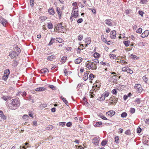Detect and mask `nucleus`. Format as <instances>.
<instances>
[{
  "mask_svg": "<svg viewBox=\"0 0 149 149\" xmlns=\"http://www.w3.org/2000/svg\"><path fill=\"white\" fill-rule=\"evenodd\" d=\"M127 115V113L125 112H124L122 113L121 115V117L122 118H125Z\"/></svg>",
  "mask_w": 149,
  "mask_h": 149,
  "instance_id": "35",
  "label": "nucleus"
},
{
  "mask_svg": "<svg viewBox=\"0 0 149 149\" xmlns=\"http://www.w3.org/2000/svg\"><path fill=\"white\" fill-rule=\"evenodd\" d=\"M102 122L101 121L100 122H96V124L94 125V126L95 127H99L102 124Z\"/></svg>",
  "mask_w": 149,
  "mask_h": 149,
  "instance_id": "19",
  "label": "nucleus"
},
{
  "mask_svg": "<svg viewBox=\"0 0 149 149\" xmlns=\"http://www.w3.org/2000/svg\"><path fill=\"white\" fill-rule=\"evenodd\" d=\"M88 76L87 73H84L83 77V79L84 81H86L88 79Z\"/></svg>",
  "mask_w": 149,
  "mask_h": 149,
  "instance_id": "27",
  "label": "nucleus"
},
{
  "mask_svg": "<svg viewBox=\"0 0 149 149\" xmlns=\"http://www.w3.org/2000/svg\"><path fill=\"white\" fill-rule=\"evenodd\" d=\"M123 43L126 47H128L129 45L130 41L129 40L125 41H124Z\"/></svg>",
  "mask_w": 149,
  "mask_h": 149,
  "instance_id": "30",
  "label": "nucleus"
},
{
  "mask_svg": "<svg viewBox=\"0 0 149 149\" xmlns=\"http://www.w3.org/2000/svg\"><path fill=\"white\" fill-rule=\"evenodd\" d=\"M48 12L50 15H53L54 14L53 9L50 8L49 9Z\"/></svg>",
  "mask_w": 149,
  "mask_h": 149,
  "instance_id": "24",
  "label": "nucleus"
},
{
  "mask_svg": "<svg viewBox=\"0 0 149 149\" xmlns=\"http://www.w3.org/2000/svg\"><path fill=\"white\" fill-rule=\"evenodd\" d=\"M65 123L64 122H60L59 123V125H61L62 127H64L65 125Z\"/></svg>",
  "mask_w": 149,
  "mask_h": 149,
  "instance_id": "56",
  "label": "nucleus"
},
{
  "mask_svg": "<svg viewBox=\"0 0 149 149\" xmlns=\"http://www.w3.org/2000/svg\"><path fill=\"white\" fill-rule=\"evenodd\" d=\"M88 69H92L93 70H95L97 69L96 66H86Z\"/></svg>",
  "mask_w": 149,
  "mask_h": 149,
  "instance_id": "17",
  "label": "nucleus"
},
{
  "mask_svg": "<svg viewBox=\"0 0 149 149\" xmlns=\"http://www.w3.org/2000/svg\"><path fill=\"white\" fill-rule=\"evenodd\" d=\"M47 18L46 17L42 16L40 18L41 20L42 21H44L45 20L47 19Z\"/></svg>",
  "mask_w": 149,
  "mask_h": 149,
  "instance_id": "49",
  "label": "nucleus"
},
{
  "mask_svg": "<svg viewBox=\"0 0 149 149\" xmlns=\"http://www.w3.org/2000/svg\"><path fill=\"white\" fill-rule=\"evenodd\" d=\"M125 133L127 135H130L131 134V132L130 130H128L125 132Z\"/></svg>",
  "mask_w": 149,
  "mask_h": 149,
  "instance_id": "41",
  "label": "nucleus"
},
{
  "mask_svg": "<svg viewBox=\"0 0 149 149\" xmlns=\"http://www.w3.org/2000/svg\"><path fill=\"white\" fill-rule=\"evenodd\" d=\"M71 15L72 17L76 18L78 16V11L77 10L72 11Z\"/></svg>",
  "mask_w": 149,
  "mask_h": 149,
  "instance_id": "9",
  "label": "nucleus"
},
{
  "mask_svg": "<svg viewBox=\"0 0 149 149\" xmlns=\"http://www.w3.org/2000/svg\"><path fill=\"white\" fill-rule=\"evenodd\" d=\"M131 11L130 10H125V13L126 15H128L130 14V11Z\"/></svg>",
  "mask_w": 149,
  "mask_h": 149,
  "instance_id": "64",
  "label": "nucleus"
},
{
  "mask_svg": "<svg viewBox=\"0 0 149 149\" xmlns=\"http://www.w3.org/2000/svg\"><path fill=\"white\" fill-rule=\"evenodd\" d=\"M83 21V19L82 18L79 19L77 21V22L78 23H81Z\"/></svg>",
  "mask_w": 149,
  "mask_h": 149,
  "instance_id": "62",
  "label": "nucleus"
},
{
  "mask_svg": "<svg viewBox=\"0 0 149 149\" xmlns=\"http://www.w3.org/2000/svg\"><path fill=\"white\" fill-rule=\"evenodd\" d=\"M83 36L81 35H79L78 36V40L81 41L83 38Z\"/></svg>",
  "mask_w": 149,
  "mask_h": 149,
  "instance_id": "44",
  "label": "nucleus"
},
{
  "mask_svg": "<svg viewBox=\"0 0 149 149\" xmlns=\"http://www.w3.org/2000/svg\"><path fill=\"white\" fill-rule=\"evenodd\" d=\"M138 13L139 15H140L142 17H143V15L144 13V12L141 10H139L138 12Z\"/></svg>",
  "mask_w": 149,
  "mask_h": 149,
  "instance_id": "51",
  "label": "nucleus"
},
{
  "mask_svg": "<svg viewBox=\"0 0 149 149\" xmlns=\"http://www.w3.org/2000/svg\"><path fill=\"white\" fill-rule=\"evenodd\" d=\"M8 76L4 74L2 77V79L4 81H6L8 79Z\"/></svg>",
  "mask_w": 149,
  "mask_h": 149,
  "instance_id": "45",
  "label": "nucleus"
},
{
  "mask_svg": "<svg viewBox=\"0 0 149 149\" xmlns=\"http://www.w3.org/2000/svg\"><path fill=\"white\" fill-rule=\"evenodd\" d=\"M63 27L62 26L61 23L58 24L55 27V29L58 32H60L62 31Z\"/></svg>",
  "mask_w": 149,
  "mask_h": 149,
  "instance_id": "4",
  "label": "nucleus"
},
{
  "mask_svg": "<svg viewBox=\"0 0 149 149\" xmlns=\"http://www.w3.org/2000/svg\"><path fill=\"white\" fill-rule=\"evenodd\" d=\"M135 109L133 108H130V112L132 114L134 113L135 112Z\"/></svg>",
  "mask_w": 149,
  "mask_h": 149,
  "instance_id": "36",
  "label": "nucleus"
},
{
  "mask_svg": "<svg viewBox=\"0 0 149 149\" xmlns=\"http://www.w3.org/2000/svg\"><path fill=\"white\" fill-rule=\"evenodd\" d=\"M100 117L102 119L105 120H107V118L105 117L102 114H100Z\"/></svg>",
  "mask_w": 149,
  "mask_h": 149,
  "instance_id": "38",
  "label": "nucleus"
},
{
  "mask_svg": "<svg viewBox=\"0 0 149 149\" xmlns=\"http://www.w3.org/2000/svg\"><path fill=\"white\" fill-rule=\"evenodd\" d=\"M141 130L142 129L140 127H138L137 129V132L138 133H140L141 132Z\"/></svg>",
  "mask_w": 149,
  "mask_h": 149,
  "instance_id": "59",
  "label": "nucleus"
},
{
  "mask_svg": "<svg viewBox=\"0 0 149 149\" xmlns=\"http://www.w3.org/2000/svg\"><path fill=\"white\" fill-rule=\"evenodd\" d=\"M107 142L106 141L103 140L101 143V145L102 146H104L107 144Z\"/></svg>",
  "mask_w": 149,
  "mask_h": 149,
  "instance_id": "57",
  "label": "nucleus"
},
{
  "mask_svg": "<svg viewBox=\"0 0 149 149\" xmlns=\"http://www.w3.org/2000/svg\"><path fill=\"white\" fill-rule=\"evenodd\" d=\"M117 76L116 75L113 76L111 77L112 80V81L114 83H116L117 82Z\"/></svg>",
  "mask_w": 149,
  "mask_h": 149,
  "instance_id": "14",
  "label": "nucleus"
},
{
  "mask_svg": "<svg viewBox=\"0 0 149 149\" xmlns=\"http://www.w3.org/2000/svg\"><path fill=\"white\" fill-rule=\"evenodd\" d=\"M117 91L116 89H113L111 91V93L114 95H116L117 93Z\"/></svg>",
  "mask_w": 149,
  "mask_h": 149,
  "instance_id": "46",
  "label": "nucleus"
},
{
  "mask_svg": "<svg viewBox=\"0 0 149 149\" xmlns=\"http://www.w3.org/2000/svg\"><path fill=\"white\" fill-rule=\"evenodd\" d=\"M47 27L49 29H52L53 27V25L52 24L51 22L48 23V24L47 25Z\"/></svg>",
  "mask_w": 149,
  "mask_h": 149,
  "instance_id": "32",
  "label": "nucleus"
},
{
  "mask_svg": "<svg viewBox=\"0 0 149 149\" xmlns=\"http://www.w3.org/2000/svg\"><path fill=\"white\" fill-rule=\"evenodd\" d=\"M115 112L111 110L106 113L107 115L110 117H112L115 114Z\"/></svg>",
  "mask_w": 149,
  "mask_h": 149,
  "instance_id": "11",
  "label": "nucleus"
},
{
  "mask_svg": "<svg viewBox=\"0 0 149 149\" xmlns=\"http://www.w3.org/2000/svg\"><path fill=\"white\" fill-rule=\"evenodd\" d=\"M86 42L87 43V45H86V46H87V45H89L91 43V39L90 38H86Z\"/></svg>",
  "mask_w": 149,
  "mask_h": 149,
  "instance_id": "23",
  "label": "nucleus"
},
{
  "mask_svg": "<svg viewBox=\"0 0 149 149\" xmlns=\"http://www.w3.org/2000/svg\"><path fill=\"white\" fill-rule=\"evenodd\" d=\"M109 56L110 58L111 59H114L116 57V55L113 54H110L109 55Z\"/></svg>",
  "mask_w": 149,
  "mask_h": 149,
  "instance_id": "40",
  "label": "nucleus"
},
{
  "mask_svg": "<svg viewBox=\"0 0 149 149\" xmlns=\"http://www.w3.org/2000/svg\"><path fill=\"white\" fill-rule=\"evenodd\" d=\"M56 11L57 14L58 15L59 17L60 18L61 17L62 12L60 9L58 8H57L56 9Z\"/></svg>",
  "mask_w": 149,
  "mask_h": 149,
  "instance_id": "16",
  "label": "nucleus"
},
{
  "mask_svg": "<svg viewBox=\"0 0 149 149\" xmlns=\"http://www.w3.org/2000/svg\"><path fill=\"white\" fill-rule=\"evenodd\" d=\"M88 78L90 80H92L94 78V75L92 73L90 74Z\"/></svg>",
  "mask_w": 149,
  "mask_h": 149,
  "instance_id": "34",
  "label": "nucleus"
},
{
  "mask_svg": "<svg viewBox=\"0 0 149 149\" xmlns=\"http://www.w3.org/2000/svg\"><path fill=\"white\" fill-rule=\"evenodd\" d=\"M6 104L8 109L15 110L19 106L20 102L18 98H15L11 100L10 103L6 102Z\"/></svg>",
  "mask_w": 149,
  "mask_h": 149,
  "instance_id": "1",
  "label": "nucleus"
},
{
  "mask_svg": "<svg viewBox=\"0 0 149 149\" xmlns=\"http://www.w3.org/2000/svg\"><path fill=\"white\" fill-rule=\"evenodd\" d=\"M134 88L136 90V91L138 93H140L143 91V89L141 84H136L135 85Z\"/></svg>",
  "mask_w": 149,
  "mask_h": 149,
  "instance_id": "2",
  "label": "nucleus"
},
{
  "mask_svg": "<svg viewBox=\"0 0 149 149\" xmlns=\"http://www.w3.org/2000/svg\"><path fill=\"white\" fill-rule=\"evenodd\" d=\"M55 58V56L54 55H51L48 56L47 58V59L49 61H52L53 59Z\"/></svg>",
  "mask_w": 149,
  "mask_h": 149,
  "instance_id": "20",
  "label": "nucleus"
},
{
  "mask_svg": "<svg viewBox=\"0 0 149 149\" xmlns=\"http://www.w3.org/2000/svg\"><path fill=\"white\" fill-rule=\"evenodd\" d=\"M0 18H1L0 20V22L3 25V26H5L7 23V21L6 20L3 18L1 17H0Z\"/></svg>",
  "mask_w": 149,
  "mask_h": 149,
  "instance_id": "8",
  "label": "nucleus"
},
{
  "mask_svg": "<svg viewBox=\"0 0 149 149\" xmlns=\"http://www.w3.org/2000/svg\"><path fill=\"white\" fill-rule=\"evenodd\" d=\"M115 141L116 143H118L119 142V139L118 136H116L114 138Z\"/></svg>",
  "mask_w": 149,
  "mask_h": 149,
  "instance_id": "33",
  "label": "nucleus"
},
{
  "mask_svg": "<svg viewBox=\"0 0 149 149\" xmlns=\"http://www.w3.org/2000/svg\"><path fill=\"white\" fill-rule=\"evenodd\" d=\"M127 73H129L130 74H132L133 73V72L132 70L130 69L129 67L128 68V69L127 70Z\"/></svg>",
  "mask_w": 149,
  "mask_h": 149,
  "instance_id": "43",
  "label": "nucleus"
},
{
  "mask_svg": "<svg viewBox=\"0 0 149 149\" xmlns=\"http://www.w3.org/2000/svg\"><path fill=\"white\" fill-rule=\"evenodd\" d=\"M53 128V126L52 125L48 126L47 128V130H52Z\"/></svg>",
  "mask_w": 149,
  "mask_h": 149,
  "instance_id": "58",
  "label": "nucleus"
},
{
  "mask_svg": "<svg viewBox=\"0 0 149 149\" xmlns=\"http://www.w3.org/2000/svg\"><path fill=\"white\" fill-rule=\"evenodd\" d=\"M141 2L142 3L145 4H146L148 1L147 0H141Z\"/></svg>",
  "mask_w": 149,
  "mask_h": 149,
  "instance_id": "61",
  "label": "nucleus"
},
{
  "mask_svg": "<svg viewBox=\"0 0 149 149\" xmlns=\"http://www.w3.org/2000/svg\"><path fill=\"white\" fill-rule=\"evenodd\" d=\"M10 73V70L9 69H7L5 70L4 74L8 76Z\"/></svg>",
  "mask_w": 149,
  "mask_h": 149,
  "instance_id": "22",
  "label": "nucleus"
},
{
  "mask_svg": "<svg viewBox=\"0 0 149 149\" xmlns=\"http://www.w3.org/2000/svg\"><path fill=\"white\" fill-rule=\"evenodd\" d=\"M55 40V39L53 38H52L51 40L48 44L49 46H50L52 45L54 42V41Z\"/></svg>",
  "mask_w": 149,
  "mask_h": 149,
  "instance_id": "29",
  "label": "nucleus"
},
{
  "mask_svg": "<svg viewBox=\"0 0 149 149\" xmlns=\"http://www.w3.org/2000/svg\"><path fill=\"white\" fill-rule=\"evenodd\" d=\"M81 58H79L76 59L74 61L75 63L76 64H79L81 61Z\"/></svg>",
  "mask_w": 149,
  "mask_h": 149,
  "instance_id": "28",
  "label": "nucleus"
},
{
  "mask_svg": "<svg viewBox=\"0 0 149 149\" xmlns=\"http://www.w3.org/2000/svg\"><path fill=\"white\" fill-rule=\"evenodd\" d=\"M72 125V123L70 122H69L67 123L66 126L68 127H70Z\"/></svg>",
  "mask_w": 149,
  "mask_h": 149,
  "instance_id": "50",
  "label": "nucleus"
},
{
  "mask_svg": "<svg viewBox=\"0 0 149 149\" xmlns=\"http://www.w3.org/2000/svg\"><path fill=\"white\" fill-rule=\"evenodd\" d=\"M143 79L146 83L148 81V78L146 76H144L143 77Z\"/></svg>",
  "mask_w": 149,
  "mask_h": 149,
  "instance_id": "55",
  "label": "nucleus"
},
{
  "mask_svg": "<svg viewBox=\"0 0 149 149\" xmlns=\"http://www.w3.org/2000/svg\"><path fill=\"white\" fill-rule=\"evenodd\" d=\"M0 117H1V119H3V120H6V116L3 115V113L2 114H1V115L0 116Z\"/></svg>",
  "mask_w": 149,
  "mask_h": 149,
  "instance_id": "39",
  "label": "nucleus"
},
{
  "mask_svg": "<svg viewBox=\"0 0 149 149\" xmlns=\"http://www.w3.org/2000/svg\"><path fill=\"white\" fill-rule=\"evenodd\" d=\"M34 0H30V5L31 6H34Z\"/></svg>",
  "mask_w": 149,
  "mask_h": 149,
  "instance_id": "63",
  "label": "nucleus"
},
{
  "mask_svg": "<svg viewBox=\"0 0 149 149\" xmlns=\"http://www.w3.org/2000/svg\"><path fill=\"white\" fill-rule=\"evenodd\" d=\"M49 72V70L47 68H44L40 70L39 72L41 74H43Z\"/></svg>",
  "mask_w": 149,
  "mask_h": 149,
  "instance_id": "12",
  "label": "nucleus"
},
{
  "mask_svg": "<svg viewBox=\"0 0 149 149\" xmlns=\"http://www.w3.org/2000/svg\"><path fill=\"white\" fill-rule=\"evenodd\" d=\"M111 102L110 104H115L118 100V99L115 97H111L110 99Z\"/></svg>",
  "mask_w": 149,
  "mask_h": 149,
  "instance_id": "6",
  "label": "nucleus"
},
{
  "mask_svg": "<svg viewBox=\"0 0 149 149\" xmlns=\"http://www.w3.org/2000/svg\"><path fill=\"white\" fill-rule=\"evenodd\" d=\"M19 55V53H17L13 51L10 52L9 56L13 59L17 57Z\"/></svg>",
  "mask_w": 149,
  "mask_h": 149,
  "instance_id": "3",
  "label": "nucleus"
},
{
  "mask_svg": "<svg viewBox=\"0 0 149 149\" xmlns=\"http://www.w3.org/2000/svg\"><path fill=\"white\" fill-rule=\"evenodd\" d=\"M142 32V29L141 28H139L136 31V32L138 33H141Z\"/></svg>",
  "mask_w": 149,
  "mask_h": 149,
  "instance_id": "52",
  "label": "nucleus"
},
{
  "mask_svg": "<svg viewBox=\"0 0 149 149\" xmlns=\"http://www.w3.org/2000/svg\"><path fill=\"white\" fill-rule=\"evenodd\" d=\"M111 21V20L110 19H107L105 20L106 24L109 26H111L112 24Z\"/></svg>",
  "mask_w": 149,
  "mask_h": 149,
  "instance_id": "13",
  "label": "nucleus"
},
{
  "mask_svg": "<svg viewBox=\"0 0 149 149\" xmlns=\"http://www.w3.org/2000/svg\"><path fill=\"white\" fill-rule=\"evenodd\" d=\"M40 107H42V109H43L44 108H45L47 106V104H44L43 103H41L40 104Z\"/></svg>",
  "mask_w": 149,
  "mask_h": 149,
  "instance_id": "42",
  "label": "nucleus"
},
{
  "mask_svg": "<svg viewBox=\"0 0 149 149\" xmlns=\"http://www.w3.org/2000/svg\"><path fill=\"white\" fill-rule=\"evenodd\" d=\"M141 102V101L140 100L139 98H136L135 100V102H136L137 104H139Z\"/></svg>",
  "mask_w": 149,
  "mask_h": 149,
  "instance_id": "37",
  "label": "nucleus"
},
{
  "mask_svg": "<svg viewBox=\"0 0 149 149\" xmlns=\"http://www.w3.org/2000/svg\"><path fill=\"white\" fill-rule=\"evenodd\" d=\"M60 97L63 101V102L67 106H68V101L67 100L66 98L64 97H63L62 96H60Z\"/></svg>",
  "mask_w": 149,
  "mask_h": 149,
  "instance_id": "15",
  "label": "nucleus"
},
{
  "mask_svg": "<svg viewBox=\"0 0 149 149\" xmlns=\"http://www.w3.org/2000/svg\"><path fill=\"white\" fill-rule=\"evenodd\" d=\"M100 141L99 138L95 137L93 139L92 142L94 145H98Z\"/></svg>",
  "mask_w": 149,
  "mask_h": 149,
  "instance_id": "5",
  "label": "nucleus"
},
{
  "mask_svg": "<svg viewBox=\"0 0 149 149\" xmlns=\"http://www.w3.org/2000/svg\"><path fill=\"white\" fill-rule=\"evenodd\" d=\"M130 57L134 60L139 59L138 57L133 54H131L130 55Z\"/></svg>",
  "mask_w": 149,
  "mask_h": 149,
  "instance_id": "26",
  "label": "nucleus"
},
{
  "mask_svg": "<svg viewBox=\"0 0 149 149\" xmlns=\"http://www.w3.org/2000/svg\"><path fill=\"white\" fill-rule=\"evenodd\" d=\"M149 34V31L148 30H146L141 35V36L142 38H144L147 37Z\"/></svg>",
  "mask_w": 149,
  "mask_h": 149,
  "instance_id": "10",
  "label": "nucleus"
},
{
  "mask_svg": "<svg viewBox=\"0 0 149 149\" xmlns=\"http://www.w3.org/2000/svg\"><path fill=\"white\" fill-rule=\"evenodd\" d=\"M94 56L95 58H97L99 57V54L97 52H95L94 54Z\"/></svg>",
  "mask_w": 149,
  "mask_h": 149,
  "instance_id": "53",
  "label": "nucleus"
},
{
  "mask_svg": "<svg viewBox=\"0 0 149 149\" xmlns=\"http://www.w3.org/2000/svg\"><path fill=\"white\" fill-rule=\"evenodd\" d=\"M101 39L104 42H106L107 41L105 38L104 37V36L103 35H102L101 36Z\"/></svg>",
  "mask_w": 149,
  "mask_h": 149,
  "instance_id": "54",
  "label": "nucleus"
},
{
  "mask_svg": "<svg viewBox=\"0 0 149 149\" xmlns=\"http://www.w3.org/2000/svg\"><path fill=\"white\" fill-rule=\"evenodd\" d=\"M46 88L44 87H40L38 88L35 89V91H44L45 90Z\"/></svg>",
  "mask_w": 149,
  "mask_h": 149,
  "instance_id": "18",
  "label": "nucleus"
},
{
  "mask_svg": "<svg viewBox=\"0 0 149 149\" xmlns=\"http://www.w3.org/2000/svg\"><path fill=\"white\" fill-rule=\"evenodd\" d=\"M56 40L59 43H61L63 42V40L61 38H57Z\"/></svg>",
  "mask_w": 149,
  "mask_h": 149,
  "instance_id": "47",
  "label": "nucleus"
},
{
  "mask_svg": "<svg viewBox=\"0 0 149 149\" xmlns=\"http://www.w3.org/2000/svg\"><path fill=\"white\" fill-rule=\"evenodd\" d=\"M128 67H125L123 68H122V70L123 72H126L127 71V70L128 69Z\"/></svg>",
  "mask_w": 149,
  "mask_h": 149,
  "instance_id": "48",
  "label": "nucleus"
},
{
  "mask_svg": "<svg viewBox=\"0 0 149 149\" xmlns=\"http://www.w3.org/2000/svg\"><path fill=\"white\" fill-rule=\"evenodd\" d=\"M67 59V57L65 56H63L61 59V62L63 63H65Z\"/></svg>",
  "mask_w": 149,
  "mask_h": 149,
  "instance_id": "25",
  "label": "nucleus"
},
{
  "mask_svg": "<svg viewBox=\"0 0 149 149\" xmlns=\"http://www.w3.org/2000/svg\"><path fill=\"white\" fill-rule=\"evenodd\" d=\"M1 98L5 101H6L8 99V96H3Z\"/></svg>",
  "mask_w": 149,
  "mask_h": 149,
  "instance_id": "60",
  "label": "nucleus"
},
{
  "mask_svg": "<svg viewBox=\"0 0 149 149\" xmlns=\"http://www.w3.org/2000/svg\"><path fill=\"white\" fill-rule=\"evenodd\" d=\"M116 32L115 30H113L111 31L110 37L112 39H114L116 37Z\"/></svg>",
  "mask_w": 149,
  "mask_h": 149,
  "instance_id": "7",
  "label": "nucleus"
},
{
  "mask_svg": "<svg viewBox=\"0 0 149 149\" xmlns=\"http://www.w3.org/2000/svg\"><path fill=\"white\" fill-rule=\"evenodd\" d=\"M15 50L17 51V52H17V53H19H19H20L21 51L20 49V48L19 47H18V46L17 45L15 47Z\"/></svg>",
  "mask_w": 149,
  "mask_h": 149,
  "instance_id": "21",
  "label": "nucleus"
},
{
  "mask_svg": "<svg viewBox=\"0 0 149 149\" xmlns=\"http://www.w3.org/2000/svg\"><path fill=\"white\" fill-rule=\"evenodd\" d=\"M105 99V97L104 95H102L101 97L99 98V100L101 101H104Z\"/></svg>",
  "mask_w": 149,
  "mask_h": 149,
  "instance_id": "31",
  "label": "nucleus"
}]
</instances>
